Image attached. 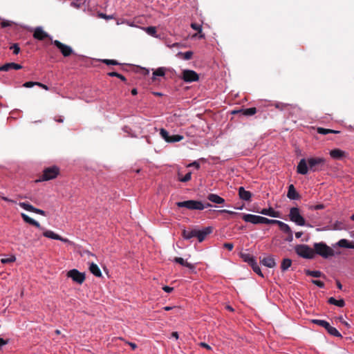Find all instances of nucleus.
Wrapping results in <instances>:
<instances>
[{
  "label": "nucleus",
  "instance_id": "obj_13",
  "mask_svg": "<svg viewBox=\"0 0 354 354\" xmlns=\"http://www.w3.org/2000/svg\"><path fill=\"white\" fill-rule=\"evenodd\" d=\"M33 37L39 41H43L46 38H50V40H52L49 35L45 32L41 27H37L35 28Z\"/></svg>",
  "mask_w": 354,
  "mask_h": 354
},
{
  "label": "nucleus",
  "instance_id": "obj_6",
  "mask_svg": "<svg viewBox=\"0 0 354 354\" xmlns=\"http://www.w3.org/2000/svg\"><path fill=\"white\" fill-rule=\"evenodd\" d=\"M59 174V169L57 166L45 168L39 181H47L55 178Z\"/></svg>",
  "mask_w": 354,
  "mask_h": 354
},
{
  "label": "nucleus",
  "instance_id": "obj_50",
  "mask_svg": "<svg viewBox=\"0 0 354 354\" xmlns=\"http://www.w3.org/2000/svg\"><path fill=\"white\" fill-rule=\"evenodd\" d=\"M12 22L8 20H3L1 23V28H6L8 26H10L12 25Z\"/></svg>",
  "mask_w": 354,
  "mask_h": 354
},
{
  "label": "nucleus",
  "instance_id": "obj_61",
  "mask_svg": "<svg viewBox=\"0 0 354 354\" xmlns=\"http://www.w3.org/2000/svg\"><path fill=\"white\" fill-rule=\"evenodd\" d=\"M8 344V341L5 340L4 339L0 337V347L6 345Z\"/></svg>",
  "mask_w": 354,
  "mask_h": 354
},
{
  "label": "nucleus",
  "instance_id": "obj_63",
  "mask_svg": "<svg viewBox=\"0 0 354 354\" xmlns=\"http://www.w3.org/2000/svg\"><path fill=\"white\" fill-rule=\"evenodd\" d=\"M302 235H303V232H295V236H296L297 239L301 238Z\"/></svg>",
  "mask_w": 354,
  "mask_h": 354
},
{
  "label": "nucleus",
  "instance_id": "obj_14",
  "mask_svg": "<svg viewBox=\"0 0 354 354\" xmlns=\"http://www.w3.org/2000/svg\"><path fill=\"white\" fill-rule=\"evenodd\" d=\"M212 232V227H207L202 230H196V237L198 239L199 242H202L205 240V237Z\"/></svg>",
  "mask_w": 354,
  "mask_h": 354
},
{
  "label": "nucleus",
  "instance_id": "obj_5",
  "mask_svg": "<svg viewBox=\"0 0 354 354\" xmlns=\"http://www.w3.org/2000/svg\"><path fill=\"white\" fill-rule=\"evenodd\" d=\"M288 216L290 220L292 222L295 223L296 225L299 226L306 225V220L303 217V216H301L300 213V209L298 207H291L290 209Z\"/></svg>",
  "mask_w": 354,
  "mask_h": 354
},
{
  "label": "nucleus",
  "instance_id": "obj_43",
  "mask_svg": "<svg viewBox=\"0 0 354 354\" xmlns=\"http://www.w3.org/2000/svg\"><path fill=\"white\" fill-rule=\"evenodd\" d=\"M147 33L153 37H156V28L154 26H149L145 28Z\"/></svg>",
  "mask_w": 354,
  "mask_h": 354
},
{
  "label": "nucleus",
  "instance_id": "obj_44",
  "mask_svg": "<svg viewBox=\"0 0 354 354\" xmlns=\"http://www.w3.org/2000/svg\"><path fill=\"white\" fill-rule=\"evenodd\" d=\"M279 220L269 219L263 216L262 224H275L277 225Z\"/></svg>",
  "mask_w": 354,
  "mask_h": 354
},
{
  "label": "nucleus",
  "instance_id": "obj_51",
  "mask_svg": "<svg viewBox=\"0 0 354 354\" xmlns=\"http://www.w3.org/2000/svg\"><path fill=\"white\" fill-rule=\"evenodd\" d=\"M35 85L37 86V82H26L23 86L26 88H31Z\"/></svg>",
  "mask_w": 354,
  "mask_h": 354
},
{
  "label": "nucleus",
  "instance_id": "obj_48",
  "mask_svg": "<svg viewBox=\"0 0 354 354\" xmlns=\"http://www.w3.org/2000/svg\"><path fill=\"white\" fill-rule=\"evenodd\" d=\"M10 48L13 50L15 55H17L20 51V48L17 44H12Z\"/></svg>",
  "mask_w": 354,
  "mask_h": 354
},
{
  "label": "nucleus",
  "instance_id": "obj_28",
  "mask_svg": "<svg viewBox=\"0 0 354 354\" xmlns=\"http://www.w3.org/2000/svg\"><path fill=\"white\" fill-rule=\"evenodd\" d=\"M277 225L279 226V230L284 234H290L292 230L290 227L286 223L279 221Z\"/></svg>",
  "mask_w": 354,
  "mask_h": 354
},
{
  "label": "nucleus",
  "instance_id": "obj_9",
  "mask_svg": "<svg viewBox=\"0 0 354 354\" xmlns=\"http://www.w3.org/2000/svg\"><path fill=\"white\" fill-rule=\"evenodd\" d=\"M67 276L79 284H82L85 280L84 273L79 272L77 269L69 270Z\"/></svg>",
  "mask_w": 354,
  "mask_h": 354
},
{
  "label": "nucleus",
  "instance_id": "obj_64",
  "mask_svg": "<svg viewBox=\"0 0 354 354\" xmlns=\"http://www.w3.org/2000/svg\"><path fill=\"white\" fill-rule=\"evenodd\" d=\"M129 344L133 350H135L137 348V345L135 343L129 342Z\"/></svg>",
  "mask_w": 354,
  "mask_h": 354
},
{
  "label": "nucleus",
  "instance_id": "obj_59",
  "mask_svg": "<svg viewBox=\"0 0 354 354\" xmlns=\"http://www.w3.org/2000/svg\"><path fill=\"white\" fill-rule=\"evenodd\" d=\"M231 113L232 114H235V113H238L239 112H231ZM241 113H242V115H243V116L252 115L254 113H256V112H241Z\"/></svg>",
  "mask_w": 354,
  "mask_h": 354
},
{
  "label": "nucleus",
  "instance_id": "obj_41",
  "mask_svg": "<svg viewBox=\"0 0 354 354\" xmlns=\"http://www.w3.org/2000/svg\"><path fill=\"white\" fill-rule=\"evenodd\" d=\"M317 132L320 134H323V135H326L329 133H337V131H334V130H331V129H324V128H322V127H319L317 129Z\"/></svg>",
  "mask_w": 354,
  "mask_h": 354
},
{
  "label": "nucleus",
  "instance_id": "obj_35",
  "mask_svg": "<svg viewBox=\"0 0 354 354\" xmlns=\"http://www.w3.org/2000/svg\"><path fill=\"white\" fill-rule=\"evenodd\" d=\"M305 273L308 276H311L313 277H316V278L321 277L322 275V272H320L319 270H305Z\"/></svg>",
  "mask_w": 354,
  "mask_h": 354
},
{
  "label": "nucleus",
  "instance_id": "obj_32",
  "mask_svg": "<svg viewBox=\"0 0 354 354\" xmlns=\"http://www.w3.org/2000/svg\"><path fill=\"white\" fill-rule=\"evenodd\" d=\"M192 55H193V52L190 51V50L187 51L185 53L179 52L176 55L177 57H178L180 59H183L185 60H189L190 59H192Z\"/></svg>",
  "mask_w": 354,
  "mask_h": 354
},
{
  "label": "nucleus",
  "instance_id": "obj_10",
  "mask_svg": "<svg viewBox=\"0 0 354 354\" xmlns=\"http://www.w3.org/2000/svg\"><path fill=\"white\" fill-rule=\"evenodd\" d=\"M182 79L185 82H192L198 81L199 79L198 75L192 70H184L183 71Z\"/></svg>",
  "mask_w": 354,
  "mask_h": 354
},
{
  "label": "nucleus",
  "instance_id": "obj_12",
  "mask_svg": "<svg viewBox=\"0 0 354 354\" xmlns=\"http://www.w3.org/2000/svg\"><path fill=\"white\" fill-rule=\"evenodd\" d=\"M19 205L26 211L32 212L44 216H46V213L45 211L40 209H37L33 207L32 205L29 204L28 203L20 202L19 203Z\"/></svg>",
  "mask_w": 354,
  "mask_h": 354
},
{
  "label": "nucleus",
  "instance_id": "obj_17",
  "mask_svg": "<svg viewBox=\"0 0 354 354\" xmlns=\"http://www.w3.org/2000/svg\"><path fill=\"white\" fill-rule=\"evenodd\" d=\"M287 197L290 200H299L300 198L299 194L297 192L292 184L288 186Z\"/></svg>",
  "mask_w": 354,
  "mask_h": 354
},
{
  "label": "nucleus",
  "instance_id": "obj_40",
  "mask_svg": "<svg viewBox=\"0 0 354 354\" xmlns=\"http://www.w3.org/2000/svg\"><path fill=\"white\" fill-rule=\"evenodd\" d=\"M251 268H252L253 271L257 273L258 275L263 277V273L261 272V268L258 265L257 262L252 265Z\"/></svg>",
  "mask_w": 354,
  "mask_h": 354
},
{
  "label": "nucleus",
  "instance_id": "obj_21",
  "mask_svg": "<svg viewBox=\"0 0 354 354\" xmlns=\"http://www.w3.org/2000/svg\"><path fill=\"white\" fill-rule=\"evenodd\" d=\"M239 196L241 199L249 201L251 199L252 194L250 192L245 190L243 187H240L239 188Z\"/></svg>",
  "mask_w": 354,
  "mask_h": 354
},
{
  "label": "nucleus",
  "instance_id": "obj_45",
  "mask_svg": "<svg viewBox=\"0 0 354 354\" xmlns=\"http://www.w3.org/2000/svg\"><path fill=\"white\" fill-rule=\"evenodd\" d=\"M15 260H16V258L15 256H10L8 258L1 259V261L2 263L6 264V263L14 262V261H15Z\"/></svg>",
  "mask_w": 354,
  "mask_h": 354
},
{
  "label": "nucleus",
  "instance_id": "obj_8",
  "mask_svg": "<svg viewBox=\"0 0 354 354\" xmlns=\"http://www.w3.org/2000/svg\"><path fill=\"white\" fill-rule=\"evenodd\" d=\"M52 44L59 50L64 57H69L73 53V50L71 46L62 43L59 40L52 41Z\"/></svg>",
  "mask_w": 354,
  "mask_h": 354
},
{
  "label": "nucleus",
  "instance_id": "obj_20",
  "mask_svg": "<svg viewBox=\"0 0 354 354\" xmlns=\"http://www.w3.org/2000/svg\"><path fill=\"white\" fill-rule=\"evenodd\" d=\"M22 68V66L16 63H7L0 66V71H8L10 69L19 70Z\"/></svg>",
  "mask_w": 354,
  "mask_h": 354
},
{
  "label": "nucleus",
  "instance_id": "obj_60",
  "mask_svg": "<svg viewBox=\"0 0 354 354\" xmlns=\"http://www.w3.org/2000/svg\"><path fill=\"white\" fill-rule=\"evenodd\" d=\"M324 208V205L323 204H318L313 207V209L317 210V209H322Z\"/></svg>",
  "mask_w": 354,
  "mask_h": 354
},
{
  "label": "nucleus",
  "instance_id": "obj_52",
  "mask_svg": "<svg viewBox=\"0 0 354 354\" xmlns=\"http://www.w3.org/2000/svg\"><path fill=\"white\" fill-rule=\"evenodd\" d=\"M223 248L227 249L231 251L234 248V244L232 243H225L223 244Z\"/></svg>",
  "mask_w": 354,
  "mask_h": 354
},
{
  "label": "nucleus",
  "instance_id": "obj_15",
  "mask_svg": "<svg viewBox=\"0 0 354 354\" xmlns=\"http://www.w3.org/2000/svg\"><path fill=\"white\" fill-rule=\"evenodd\" d=\"M43 236L45 237L51 239L59 240L64 243H70V241L68 239L63 238L61 236H59V234H55L53 231H51V230H45L43 232Z\"/></svg>",
  "mask_w": 354,
  "mask_h": 354
},
{
  "label": "nucleus",
  "instance_id": "obj_55",
  "mask_svg": "<svg viewBox=\"0 0 354 354\" xmlns=\"http://www.w3.org/2000/svg\"><path fill=\"white\" fill-rule=\"evenodd\" d=\"M287 237L286 239V241L288 242H292L293 241V232L291 230L290 234H286Z\"/></svg>",
  "mask_w": 354,
  "mask_h": 354
},
{
  "label": "nucleus",
  "instance_id": "obj_33",
  "mask_svg": "<svg viewBox=\"0 0 354 354\" xmlns=\"http://www.w3.org/2000/svg\"><path fill=\"white\" fill-rule=\"evenodd\" d=\"M242 257L245 262L248 263V264L252 266L254 263L257 262L256 259L252 255H250L249 254H243Z\"/></svg>",
  "mask_w": 354,
  "mask_h": 354
},
{
  "label": "nucleus",
  "instance_id": "obj_34",
  "mask_svg": "<svg viewBox=\"0 0 354 354\" xmlns=\"http://www.w3.org/2000/svg\"><path fill=\"white\" fill-rule=\"evenodd\" d=\"M326 330L330 335L333 336L337 337H342L341 333L335 327L331 326L330 324L329 327L327 328Z\"/></svg>",
  "mask_w": 354,
  "mask_h": 354
},
{
  "label": "nucleus",
  "instance_id": "obj_25",
  "mask_svg": "<svg viewBox=\"0 0 354 354\" xmlns=\"http://www.w3.org/2000/svg\"><path fill=\"white\" fill-rule=\"evenodd\" d=\"M274 107L276 109H279L281 110H287L289 111L290 109H295L297 106L293 104H284V103H276L274 104Z\"/></svg>",
  "mask_w": 354,
  "mask_h": 354
},
{
  "label": "nucleus",
  "instance_id": "obj_47",
  "mask_svg": "<svg viewBox=\"0 0 354 354\" xmlns=\"http://www.w3.org/2000/svg\"><path fill=\"white\" fill-rule=\"evenodd\" d=\"M218 213H221V214H228L230 215H232V216H236V215H240L241 214L238 213V212H233V211H230V210H228V209H220L218 211Z\"/></svg>",
  "mask_w": 354,
  "mask_h": 354
},
{
  "label": "nucleus",
  "instance_id": "obj_4",
  "mask_svg": "<svg viewBox=\"0 0 354 354\" xmlns=\"http://www.w3.org/2000/svg\"><path fill=\"white\" fill-rule=\"evenodd\" d=\"M295 252L301 257L311 259L315 257V252L308 245H297L295 246Z\"/></svg>",
  "mask_w": 354,
  "mask_h": 354
},
{
  "label": "nucleus",
  "instance_id": "obj_23",
  "mask_svg": "<svg viewBox=\"0 0 354 354\" xmlns=\"http://www.w3.org/2000/svg\"><path fill=\"white\" fill-rule=\"evenodd\" d=\"M330 156L333 159L339 160L345 156V152L339 149H335L330 151Z\"/></svg>",
  "mask_w": 354,
  "mask_h": 354
},
{
  "label": "nucleus",
  "instance_id": "obj_18",
  "mask_svg": "<svg viewBox=\"0 0 354 354\" xmlns=\"http://www.w3.org/2000/svg\"><path fill=\"white\" fill-rule=\"evenodd\" d=\"M21 216L24 222H26L30 225H32L39 230H44V228L40 225V224L37 221L32 219V218L28 216L27 214H26L24 213H21Z\"/></svg>",
  "mask_w": 354,
  "mask_h": 354
},
{
  "label": "nucleus",
  "instance_id": "obj_7",
  "mask_svg": "<svg viewBox=\"0 0 354 354\" xmlns=\"http://www.w3.org/2000/svg\"><path fill=\"white\" fill-rule=\"evenodd\" d=\"M160 135L167 142H180L183 139V136L181 135L170 136L169 132L163 128L160 129Z\"/></svg>",
  "mask_w": 354,
  "mask_h": 354
},
{
  "label": "nucleus",
  "instance_id": "obj_62",
  "mask_svg": "<svg viewBox=\"0 0 354 354\" xmlns=\"http://www.w3.org/2000/svg\"><path fill=\"white\" fill-rule=\"evenodd\" d=\"M37 86H39V87L45 89V90H48V87L46 85L43 84L40 82H37Z\"/></svg>",
  "mask_w": 354,
  "mask_h": 354
},
{
  "label": "nucleus",
  "instance_id": "obj_36",
  "mask_svg": "<svg viewBox=\"0 0 354 354\" xmlns=\"http://www.w3.org/2000/svg\"><path fill=\"white\" fill-rule=\"evenodd\" d=\"M312 322L324 327L326 330L327 329L328 327H329L330 324L328 322L322 319H313Z\"/></svg>",
  "mask_w": 354,
  "mask_h": 354
},
{
  "label": "nucleus",
  "instance_id": "obj_42",
  "mask_svg": "<svg viewBox=\"0 0 354 354\" xmlns=\"http://www.w3.org/2000/svg\"><path fill=\"white\" fill-rule=\"evenodd\" d=\"M108 75L110 77H117V78L120 79L123 82L127 81V79L124 75H122L117 72H110L108 73Z\"/></svg>",
  "mask_w": 354,
  "mask_h": 354
},
{
  "label": "nucleus",
  "instance_id": "obj_27",
  "mask_svg": "<svg viewBox=\"0 0 354 354\" xmlns=\"http://www.w3.org/2000/svg\"><path fill=\"white\" fill-rule=\"evenodd\" d=\"M174 261L175 263H179L180 264L181 266H185V267H187L189 269H194V266L190 263H188L187 261H185L183 258L181 257H175L174 259Z\"/></svg>",
  "mask_w": 354,
  "mask_h": 354
},
{
  "label": "nucleus",
  "instance_id": "obj_53",
  "mask_svg": "<svg viewBox=\"0 0 354 354\" xmlns=\"http://www.w3.org/2000/svg\"><path fill=\"white\" fill-rule=\"evenodd\" d=\"M198 345L203 348H206L208 351H212V347L209 344H207L205 342H201V343H199Z\"/></svg>",
  "mask_w": 354,
  "mask_h": 354
},
{
  "label": "nucleus",
  "instance_id": "obj_58",
  "mask_svg": "<svg viewBox=\"0 0 354 354\" xmlns=\"http://www.w3.org/2000/svg\"><path fill=\"white\" fill-rule=\"evenodd\" d=\"M162 290L167 293H170L173 291L174 288L165 286L162 288Z\"/></svg>",
  "mask_w": 354,
  "mask_h": 354
},
{
  "label": "nucleus",
  "instance_id": "obj_24",
  "mask_svg": "<svg viewBox=\"0 0 354 354\" xmlns=\"http://www.w3.org/2000/svg\"><path fill=\"white\" fill-rule=\"evenodd\" d=\"M89 270L90 272L95 277H102V272L98 267V266L94 263H91L89 266Z\"/></svg>",
  "mask_w": 354,
  "mask_h": 354
},
{
  "label": "nucleus",
  "instance_id": "obj_37",
  "mask_svg": "<svg viewBox=\"0 0 354 354\" xmlns=\"http://www.w3.org/2000/svg\"><path fill=\"white\" fill-rule=\"evenodd\" d=\"M178 180L180 182L186 183L191 180L192 178V172L189 171L187 174H186L184 176H181L180 174L178 173Z\"/></svg>",
  "mask_w": 354,
  "mask_h": 354
},
{
  "label": "nucleus",
  "instance_id": "obj_11",
  "mask_svg": "<svg viewBox=\"0 0 354 354\" xmlns=\"http://www.w3.org/2000/svg\"><path fill=\"white\" fill-rule=\"evenodd\" d=\"M241 216L245 222L252 224H262L263 216L250 214H241Z\"/></svg>",
  "mask_w": 354,
  "mask_h": 354
},
{
  "label": "nucleus",
  "instance_id": "obj_46",
  "mask_svg": "<svg viewBox=\"0 0 354 354\" xmlns=\"http://www.w3.org/2000/svg\"><path fill=\"white\" fill-rule=\"evenodd\" d=\"M102 62L106 65H119V64H120L119 62H118V61H116L115 59H105L102 60Z\"/></svg>",
  "mask_w": 354,
  "mask_h": 354
},
{
  "label": "nucleus",
  "instance_id": "obj_16",
  "mask_svg": "<svg viewBox=\"0 0 354 354\" xmlns=\"http://www.w3.org/2000/svg\"><path fill=\"white\" fill-rule=\"evenodd\" d=\"M257 212L263 214V215L269 216L271 217H274V218L279 217V212L277 211H275L272 207L263 208L260 211L257 210Z\"/></svg>",
  "mask_w": 354,
  "mask_h": 354
},
{
  "label": "nucleus",
  "instance_id": "obj_54",
  "mask_svg": "<svg viewBox=\"0 0 354 354\" xmlns=\"http://www.w3.org/2000/svg\"><path fill=\"white\" fill-rule=\"evenodd\" d=\"M98 17H100V18H102V19H113V17L111 16V15H106V14H104V13H99L98 14Z\"/></svg>",
  "mask_w": 354,
  "mask_h": 354
},
{
  "label": "nucleus",
  "instance_id": "obj_31",
  "mask_svg": "<svg viewBox=\"0 0 354 354\" xmlns=\"http://www.w3.org/2000/svg\"><path fill=\"white\" fill-rule=\"evenodd\" d=\"M183 236L185 239L189 240L193 237H196V229L192 230H184L183 231Z\"/></svg>",
  "mask_w": 354,
  "mask_h": 354
},
{
  "label": "nucleus",
  "instance_id": "obj_3",
  "mask_svg": "<svg viewBox=\"0 0 354 354\" xmlns=\"http://www.w3.org/2000/svg\"><path fill=\"white\" fill-rule=\"evenodd\" d=\"M315 254H319L324 258H328L333 255V250L323 242L314 244Z\"/></svg>",
  "mask_w": 354,
  "mask_h": 354
},
{
  "label": "nucleus",
  "instance_id": "obj_1",
  "mask_svg": "<svg viewBox=\"0 0 354 354\" xmlns=\"http://www.w3.org/2000/svg\"><path fill=\"white\" fill-rule=\"evenodd\" d=\"M326 164V159L322 157H312L308 158V160L302 158L297 165V172L301 175H306L308 171L312 172L321 171L324 169Z\"/></svg>",
  "mask_w": 354,
  "mask_h": 354
},
{
  "label": "nucleus",
  "instance_id": "obj_56",
  "mask_svg": "<svg viewBox=\"0 0 354 354\" xmlns=\"http://www.w3.org/2000/svg\"><path fill=\"white\" fill-rule=\"evenodd\" d=\"M187 167H194L196 169L200 168V164L197 161L189 163Z\"/></svg>",
  "mask_w": 354,
  "mask_h": 354
},
{
  "label": "nucleus",
  "instance_id": "obj_19",
  "mask_svg": "<svg viewBox=\"0 0 354 354\" xmlns=\"http://www.w3.org/2000/svg\"><path fill=\"white\" fill-rule=\"evenodd\" d=\"M261 263L263 266L270 268H274L276 266L275 260L272 255L263 257L261 259Z\"/></svg>",
  "mask_w": 354,
  "mask_h": 354
},
{
  "label": "nucleus",
  "instance_id": "obj_26",
  "mask_svg": "<svg viewBox=\"0 0 354 354\" xmlns=\"http://www.w3.org/2000/svg\"><path fill=\"white\" fill-rule=\"evenodd\" d=\"M337 244L341 248L354 249V244L353 243L350 242L349 241H348L347 239H340L338 241Z\"/></svg>",
  "mask_w": 354,
  "mask_h": 354
},
{
  "label": "nucleus",
  "instance_id": "obj_22",
  "mask_svg": "<svg viewBox=\"0 0 354 354\" xmlns=\"http://www.w3.org/2000/svg\"><path fill=\"white\" fill-rule=\"evenodd\" d=\"M207 198L209 201L216 204H223L225 203V199L216 194H209Z\"/></svg>",
  "mask_w": 354,
  "mask_h": 354
},
{
  "label": "nucleus",
  "instance_id": "obj_39",
  "mask_svg": "<svg viewBox=\"0 0 354 354\" xmlns=\"http://www.w3.org/2000/svg\"><path fill=\"white\" fill-rule=\"evenodd\" d=\"M192 28H193L195 30H197L198 33H200V38H203L205 37L204 34H202V26L201 24H196V23H192L191 24Z\"/></svg>",
  "mask_w": 354,
  "mask_h": 354
},
{
  "label": "nucleus",
  "instance_id": "obj_38",
  "mask_svg": "<svg viewBox=\"0 0 354 354\" xmlns=\"http://www.w3.org/2000/svg\"><path fill=\"white\" fill-rule=\"evenodd\" d=\"M165 74V68H163V67H160L158 68H157L156 70H155L153 73V80H155V77L156 76H160V77H162L164 76Z\"/></svg>",
  "mask_w": 354,
  "mask_h": 354
},
{
  "label": "nucleus",
  "instance_id": "obj_29",
  "mask_svg": "<svg viewBox=\"0 0 354 354\" xmlns=\"http://www.w3.org/2000/svg\"><path fill=\"white\" fill-rule=\"evenodd\" d=\"M328 302L330 304L337 306L338 307L342 308L345 306V301L343 299H340L339 300L335 299L334 297H330L328 300Z\"/></svg>",
  "mask_w": 354,
  "mask_h": 354
},
{
  "label": "nucleus",
  "instance_id": "obj_49",
  "mask_svg": "<svg viewBox=\"0 0 354 354\" xmlns=\"http://www.w3.org/2000/svg\"><path fill=\"white\" fill-rule=\"evenodd\" d=\"M312 283L321 288H324L325 286L324 283L319 280H314L313 279V280H312Z\"/></svg>",
  "mask_w": 354,
  "mask_h": 354
},
{
  "label": "nucleus",
  "instance_id": "obj_30",
  "mask_svg": "<svg viewBox=\"0 0 354 354\" xmlns=\"http://www.w3.org/2000/svg\"><path fill=\"white\" fill-rule=\"evenodd\" d=\"M292 265V260L288 258L283 259L281 264L282 272L286 271Z\"/></svg>",
  "mask_w": 354,
  "mask_h": 354
},
{
  "label": "nucleus",
  "instance_id": "obj_2",
  "mask_svg": "<svg viewBox=\"0 0 354 354\" xmlns=\"http://www.w3.org/2000/svg\"><path fill=\"white\" fill-rule=\"evenodd\" d=\"M176 205L178 207H185L189 210H203L205 209L204 204L200 201L188 200L177 202Z\"/></svg>",
  "mask_w": 354,
  "mask_h": 354
},
{
  "label": "nucleus",
  "instance_id": "obj_57",
  "mask_svg": "<svg viewBox=\"0 0 354 354\" xmlns=\"http://www.w3.org/2000/svg\"><path fill=\"white\" fill-rule=\"evenodd\" d=\"M232 111H257V109L255 107H251V108H248V109L239 108V109H234Z\"/></svg>",
  "mask_w": 354,
  "mask_h": 354
}]
</instances>
